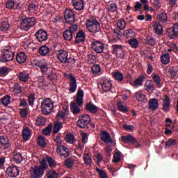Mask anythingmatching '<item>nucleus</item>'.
Here are the masks:
<instances>
[{
  "label": "nucleus",
  "mask_w": 178,
  "mask_h": 178,
  "mask_svg": "<svg viewBox=\"0 0 178 178\" xmlns=\"http://www.w3.org/2000/svg\"><path fill=\"white\" fill-rule=\"evenodd\" d=\"M9 74V68L8 67L3 66L0 67V76L1 77H5Z\"/></svg>",
  "instance_id": "50"
},
{
  "label": "nucleus",
  "mask_w": 178,
  "mask_h": 178,
  "mask_svg": "<svg viewBox=\"0 0 178 178\" xmlns=\"http://www.w3.org/2000/svg\"><path fill=\"white\" fill-rule=\"evenodd\" d=\"M31 178L42 177V176H44V170L41 169V168H39L38 165L31 167Z\"/></svg>",
  "instance_id": "10"
},
{
  "label": "nucleus",
  "mask_w": 178,
  "mask_h": 178,
  "mask_svg": "<svg viewBox=\"0 0 178 178\" xmlns=\"http://www.w3.org/2000/svg\"><path fill=\"white\" fill-rule=\"evenodd\" d=\"M57 151L60 152L61 156H65V158H67V156L70 155L69 148H67L66 146L58 145L57 147Z\"/></svg>",
  "instance_id": "21"
},
{
  "label": "nucleus",
  "mask_w": 178,
  "mask_h": 178,
  "mask_svg": "<svg viewBox=\"0 0 178 178\" xmlns=\"http://www.w3.org/2000/svg\"><path fill=\"white\" fill-rule=\"evenodd\" d=\"M152 27L157 35H163V28L159 22H153Z\"/></svg>",
  "instance_id": "23"
},
{
  "label": "nucleus",
  "mask_w": 178,
  "mask_h": 178,
  "mask_svg": "<svg viewBox=\"0 0 178 178\" xmlns=\"http://www.w3.org/2000/svg\"><path fill=\"white\" fill-rule=\"evenodd\" d=\"M68 77L70 79L69 91L70 92H71V94H73L77 90V80H76V77L74 76L73 73L70 74L68 75Z\"/></svg>",
  "instance_id": "11"
},
{
  "label": "nucleus",
  "mask_w": 178,
  "mask_h": 178,
  "mask_svg": "<svg viewBox=\"0 0 178 178\" xmlns=\"http://www.w3.org/2000/svg\"><path fill=\"white\" fill-rule=\"evenodd\" d=\"M65 141L68 143V144H74V135L72 134H68L65 136Z\"/></svg>",
  "instance_id": "56"
},
{
  "label": "nucleus",
  "mask_w": 178,
  "mask_h": 178,
  "mask_svg": "<svg viewBox=\"0 0 178 178\" xmlns=\"http://www.w3.org/2000/svg\"><path fill=\"white\" fill-rule=\"evenodd\" d=\"M46 175L47 178H58V173L55 170H49Z\"/></svg>",
  "instance_id": "64"
},
{
  "label": "nucleus",
  "mask_w": 178,
  "mask_h": 178,
  "mask_svg": "<svg viewBox=\"0 0 178 178\" xmlns=\"http://www.w3.org/2000/svg\"><path fill=\"white\" fill-rule=\"evenodd\" d=\"M12 99L11 97L6 95L3 98H1V104L4 105V106H8V104H10V99Z\"/></svg>",
  "instance_id": "51"
},
{
  "label": "nucleus",
  "mask_w": 178,
  "mask_h": 178,
  "mask_svg": "<svg viewBox=\"0 0 178 178\" xmlns=\"http://www.w3.org/2000/svg\"><path fill=\"white\" fill-rule=\"evenodd\" d=\"M112 76L115 79V80H117L118 81H123V74H122L120 72L117 71V72H112Z\"/></svg>",
  "instance_id": "40"
},
{
  "label": "nucleus",
  "mask_w": 178,
  "mask_h": 178,
  "mask_svg": "<svg viewBox=\"0 0 178 178\" xmlns=\"http://www.w3.org/2000/svg\"><path fill=\"white\" fill-rule=\"evenodd\" d=\"M19 79L20 81H23L24 83H26V81H29V79H30V76L26 72V71H24L19 73Z\"/></svg>",
  "instance_id": "38"
},
{
  "label": "nucleus",
  "mask_w": 178,
  "mask_h": 178,
  "mask_svg": "<svg viewBox=\"0 0 178 178\" xmlns=\"http://www.w3.org/2000/svg\"><path fill=\"white\" fill-rule=\"evenodd\" d=\"M6 175L9 177H17L20 175V171L19 170V167L16 165H10L6 171Z\"/></svg>",
  "instance_id": "9"
},
{
  "label": "nucleus",
  "mask_w": 178,
  "mask_h": 178,
  "mask_svg": "<svg viewBox=\"0 0 178 178\" xmlns=\"http://www.w3.org/2000/svg\"><path fill=\"white\" fill-rule=\"evenodd\" d=\"M9 22L4 21L0 26V30L1 31H8V30H9Z\"/></svg>",
  "instance_id": "63"
},
{
  "label": "nucleus",
  "mask_w": 178,
  "mask_h": 178,
  "mask_svg": "<svg viewBox=\"0 0 178 178\" xmlns=\"http://www.w3.org/2000/svg\"><path fill=\"white\" fill-rule=\"evenodd\" d=\"M46 160L50 168H56V162L49 156H46Z\"/></svg>",
  "instance_id": "44"
},
{
  "label": "nucleus",
  "mask_w": 178,
  "mask_h": 178,
  "mask_svg": "<svg viewBox=\"0 0 178 178\" xmlns=\"http://www.w3.org/2000/svg\"><path fill=\"white\" fill-rule=\"evenodd\" d=\"M63 36L64 38V40H65L66 41H72V40H73V37L74 38V35H73V33H72V32L69 31V29H66L63 32Z\"/></svg>",
  "instance_id": "33"
},
{
  "label": "nucleus",
  "mask_w": 178,
  "mask_h": 178,
  "mask_svg": "<svg viewBox=\"0 0 178 178\" xmlns=\"http://www.w3.org/2000/svg\"><path fill=\"white\" fill-rule=\"evenodd\" d=\"M163 111L164 112H170V98L165 95L163 100Z\"/></svg>",
  "instance_id": "19"
},
{
  "label": "nucleus",
  "mask_w": 178,
  "mask_h": 178,
  "mask_svg": "<svg viewBox=\"0 0 178 178\" xmlns=\"http://www.w3.org/2000/svg\"><path fill=\"white\" fill-rule=\"evenodd\" d=\"M25 8H26V6H24V3L16 2L15 10H19L22 12V10H24Z\"/></svg>",
  "instance_id": "61"
},
{
  "label": "nucleus",
  "mask_w": 178,
  "mask_h": 178,
  "mask_svg": "<svg viewBox=\"0 0 178 178\" xmlns=\"http://www.w3.org/2000/svg\"><path fill=\"white\" fill-rule=\"evenodd\" d=\"M15 59L19 64L25 63L26 60H27V56L24 52H19L17 54Z\"/></svg>",
  "instance_id": "29"
},
{
  "label": "nucleus",
  "mask_w": 178,
  "mask_h": 178,
  "mask_svg": "<svg viewBox=\"0 0 178 178\" xmlns=\"http://www.w3.org/2000/svg\"><path fill=\"white\" fill-rule=\"evenodd\" d=\"M40 169H42L43 171L46 170V169H48V164H47V159L43 158L40 162V165H38Z\"/></svg>",
  "instance_id": "60"
},
{
  "label": "nucleus",
  "mask_w": 178,
  "mask_h": 178,
  "mask_svg": "<svg viewBox=\"0 0 178 178\" xmlns=\"http://www.w3.org/2000/svg\"><path fill=\"white\" fill-rule=\"evenodd\" d=\"M0 147L3 149H9L10 148V143L8 136L5 135L0 136Z\"/></svg>",
  "instance_id": "16"
},
{
  "label": "nucleus",
  "mask_w": 178,
  "mask_h": 178,
  "mask_svg": "<svg viewBox=\"0 0 178 178\" xmlns=\"http://www.w3.org/2000/svg\"><path fill=\"white\" fill-rule=\"evenodd\" d=\"M63 127V123L62 122H56L53 127L52 133L53 134H58V131H60V129Z\"/></svg>",
  "instance_id": "32"
},
{
  "label": "nucleus",
  "mask_w": 178,
  "mask_h": 178,
  "mask_svg": "<svg viewBox=\"0 0 178 178\" xmlns=\"http://www.w3.org/2000/svg\"><path fill=\"white\" fill-rule=\"evenodd\" d=\"M168 73H170L171 79H175L177 76V67H172L168 70Z\"/></svg>",
  "instance_id": "54"
},
{
  "label": "nucleus",
  "mask_w": 178,
  "mask_h": 178,
  "mask_svg": "<svg viewBox=\"0 0 178 178\" xmlns=\"http://www.w3.org/2000/svg\"><path fill=\"white\" fill-rule=\"evenodd\" d=\"M15 58V53L10 49H4L0 55V62L5 63L6 62H10Z\"/></svg>",
  "instance_id": "4"
},
{
  "label": "nucleus",
  "mask_w": 178,
  "mask_h": 178,
  "mask_svg": "<svg viewBox=\"0 0 178 178\" xmlns=\"http://www.w3.org/2000/svg\"><path fill=\"white\" fill-rule=\"evenodd\" d=\"M57 58L60 63H66L67 58H69V53L66 50L60 49L56 51Z\"/></svg>",
  "instance_id": "8"
},
{
  "label": "nucleus",
  "mask_w": 178,
  "mask_h": 178,
  "mask_svg": "<svg viewBox=\"0 0 178 178\" xmlns=\"http://www.w3.org/2000/svg\"><path fill=\"white\" fill-rule=\"evenodd\" d=\"M35 95L31 93L29 96H28V104L29 105H30V106H33L34 105V101H35Z\"/></svg>",
  "instance_id": "59"
},
{
  "label": "nucleus",
  "mask_w": 178,
  "mask_h": 178,
  "mask_svg": "<svg viewBox=\"0 0 178 178\" xmlns=\"http://www.w3.org/2000/svg\"><path fill=\"white\" fill-rule=\"evenodd\" d=\"M175 124H173V120L170 118L165 119V129H174Z\"/></svg>",
  "instance_id": "58"
},
{
  "label": "nucleus",
  "mask_w": 178,
  "mask_h": 178,
  "mask_svg": "<svg viewBox=\"0 0 178 178\" xmlns=\"http://www.w3.org/2000/svg\"><path fill=\"white\" fill-rule=\"evenodd\" d=\"M31 137V129L29 127H24L22 129V138L24 141H29V138Z\"/></svg>",
  "instance_id": "25"
},
{
  "label": "nucleus",
  "mask_w": 178,
  "mask_h": 178,
  "mask_svg": "<svg viewBox=\"0 0 178 178\" xmlns=\"http://www.w3.org/2000/svg\"><path fill=\"white\" fill-rule=\"evenodd\" d=\"M6 9H9L10 10H15L16 8V1L13 0H8L6 3Z\"/></svg>",
  "instance_id": "39"
},
{
  "label": "nucleus",
  "mask_w": 178,
  "mask_h": 178,
  "mask_svg": "<svg viewBox=\"0 0 178 178\" xmlns=\"http://www.w3.org/2000/svg\"><path fill=\"white\" fill-rule=\"evenodd\" d=\"M121 140L124 144H134L136 143V138L130 134L126 136H122Z\"/></svg>",
  "instance_id": "28"
},
{
  "label": "nucleus",
  "mask_w": 178,
  "mask_h": 178,
  "mask_svg": "<svg viewBox=\"0 0 178 178\" xmlns=\"http://www.w3.org/2000/svg\"><path fill=\"white\" fill-rule=\"evenodd\" d=\"M117 106L120 112H122V113H127L129 112V107L123 105L122 101L118 102Z\"/></svg>",
  "instance_id": "34"
},
{
  "label": "nucleus",
  "mask_w": 178,
  "mask_h": 178,
  "mask_svg": "<svg viewBox=\"0 0 178 178\" xmlns=\"http://www.w3.org/2000/svg\"><path fill=\"white\" fill-rule=\"evenodd\" d=\"M74 38H75L74 41V43L75 44H81V42H84V41H86V32H84V31L83 30L78 31L75 33Z\"/></svg>",
  "instance_id": "14"
},
{
  "label": "nucleus",
  "mask_w": 178,
  "mask_h": 178,
  "mask_svg": "<svg viewBox=\"0 0 178 178\" xmlns=\"http://www.w3.org/2000/svg\"><path fill=\"white\" fill-rule=\"evenodd\" d=\"M90 123L88 120H78L77 121V126L80 127V129H88V124Z\"/></svg>",
  "instance_id": "37"
},
{
  "label": "nucleus",
  "mask_w": 178,
  "mask_h": 178,
  "mask_svg": "<svg viewBox=\"0 0 178 178\" xmlns=\"http://www.w3.org/2000/svg\"><path fill=\"white\" fill-rule=\"evenodd\" d=\"M161 62L163 65H168L170 62L169 53L163 54L161 56Z\"/></svg>",
  "instance_id": "36"
},
{
  "label": "nucleus",
  "mask_w": 178,
  "mask_h": 178,
  "mask_svg": "<svg viewBox=\"0 0 178 178\" xmlns=\"http://www.w3.org/2000/svg\"><path fill=\"white\" fill-rule=\"evenodd\" d=\"M83 98H84V90L81 88H79L76 99V104L79 106H81V105H83Z\"/></svg>",
  "instance_id": "22"
},
{
  "label": "nucleus",
  "mask_w": 178,
  "mask_h": 178,
  "mask_svg": "<svg viewBox=\"0 0 178 178\" xmlns=\"http://www.w3.org/2000/svg\"><path fill=\"white\" fill-rule=\"evenodd\" d=\"M72 3L75 10H83L84 9V1L83 0H72Z\"/></svg>",
  "instance_id": "20"
},
{
  "label": "nucleus",
  "mask_w": 178,
  "mask_h": 178,
  "mask_svg": "<svg viewBox=\"0 0 178 178\" xmlns=\"http://www.w3.org/2000/svg\"><path fill=\"white\" fill-rule=\"evenodd\" d=\"M86 26L89 33H92L93 34L101 33V24L94 17L86 20Z\"/></svg>",
  "instance_id": "1"
},
{
  "label": "nucleus",
  "mask_w": 178,
  "mask_h": 178,
  "mask_svg": "<svg viewBox=\"0 0 178 178\" xmlns=\"http://www.w3.org/2000/svg\"><path fill=\"white\" fill-rule=\"evenodd\" d=\"M85 109L89 112V113H92V115H95V113H97L98 111H99V108L95 106L92 102L86 103Z\"/></svg>",
  "instance_id": "17"
},
{
  "label": "nucleus",
  "mask_w": 178,
  "mask_h": 178,
  "mask_svg": "<svg viewBox=\"0 0 178 178\" xmlns=\"http://www.w3.org/2000/svg\"><path fill=\"white\" fill-rule=\"evenodd\" d=\"M64 19L67 24H73L76 22L74 11L72 8H66L64 11Z\"/></svg>",
  "instance_id": "5"
},
{
  "label": "nucleus",
  "mask_w": 178,
  "mask_h": 178,
  "mask_svg": "<svg viewBox=\"0 0 178 178\" xmlns=\"http://www.w3.org/2000/svg\"><path fill=\"white\" fill-rule=\"evenodd\" d=\"M175 145H177V140L176 139H172L170 138L166 143H165V147L166 148H169V147H173Z\"/></svg>",
  "instance_id": "55"
},
{
  "label": "nucleus",
  "mask_w": 178,
  "mask_h": 178,
  "mask_svg": "<svg viewBox=\"0 0 178 178\" xmlns=\"http://www.w3.org/2000/svg\"><path fill=\"white\" fill-rule=\"evenodd\" d=\"M128 44L131 45V48H137L138 47V40L137 39H130L128 40Z\"/></svg>",
  "instance_id": "62"
},
{
  "label": "nucleus",
  "mask_w": 178,
  "mask_h": 178,
  "mask_svg": "<svg viewBox=\"0 0 178 178\" xmlns=\"http://www.w3.org/2000/svg\"><path fill=\"white\" fill-rule=\"evenodd\" d=\"M145 79V78L143 76H140L134 81V85L135 87H140L143 84V81H144Z\"/></svg>",
  "instance_id": "49"
},
{
  "label": "nucleus",
  "mask_w": 178,
  "mask_h": 178,
  "mask_svg": "<svg viewBox=\"0 0 178 178\" xmlns=\"http://www.w3.org/2000/svg\"><path fill=\"white\" fill-rule=\"evenodd\" d=\"M111 47L113 49V55H116L118 58H120V59H124V52L123 51L121 44H113Z\"/></svg>",
  "instance_id": "13"
},
{
  "label": "nucleus",
  "mask_w": 178,
  "mask_h": 178,
  "mask_svg": "<svg viewBox=\"0 0 178 178\" xmlns=\"http://www.w3.org/2000/svg\"><path fill=\"white\" fill-rule=\"evenodd\" d=\"M91 48L95 52H97V54H102L105 49V46L102 42L99 40H94L91 43Z\"/></svg>",
  "instance_id": "6"
},
{
  "label": "nucleus",
  "mask_w": 178,
  "mask_h": 178,
  "mask_svg": "<svg viewBox=\"0 0 178 178\" xmlns=\"http://www.w3.org/2000/svg\"><path fill=\"white\" fill-rule=\"evenodd\" d=\"M41 109L43 115H49L51 111L54 109V102H52V100L49 98L42 100Z\"/></svg>",
  "instance_id": "3"
},
{
  "label": "nucleus",
  "mask_w": 178,
  "mask_h": 178,
  "mask_svg": "<svg viewBox=\"0 0 178 178\" xmlns=\"http://www.w3.org/2000/svg\"><path fill=\"white\" fill-rule=\"evenodd\" d=\"M23 159H24V158H23V156L20 153H17L13 156V161L15 163H22Z\"/></svg>",
  "instance_id": "42"
},
{
  "label": "nucleus",
  "mask_w": 178,
  "mask_h": 178,
  "mask_svg": "<svg viewBox=\"0 0 178 178\" xmlns=\"http://www.w3.org/2000/svg\"><path fill=\"white\" fill-rule=\"evenodd\" d=\"M38 52L41 56H47L49 54V47L47 45H42L38 49Z\"/></svg>",
  "instance_id": "31"
},
{
  "label": "nucleus",
  "mask_w": 178,
  "mask_h": 178,
  "mask_svg": "<svg viewBox=\"0 0 178 178\" xmlns=\"http://www.w3.org/2000/svg\"><path fill=\"white\" fill-rule=\"evenodd\" d=\"M168 37L173 40L178 37V22L173 24L172 27H170L167 29Z\"/></svg>",
  "instance_id": "7"
},
{
  "label": "nucleus",
  "mask_w": 178,
  "mask_h": 178,
  "mask_svg": "<svg viewBox=\"0 0 178 178\" xmlns=\"http://www.w3.org/2000/svg\"><path fill=\"white\" fill-rule=\"evenodd\" d=\"M46 120H47L45 118H44L42 115H39L37 118L35 124L38 126H44V124H45Z\"/></svg>",
  "instance_id": "43"
},
{
  "label": "nucleus",
  "mask_w": 178,
  "mask_h": 178,
  "mask_svg": "<svg viewBox=\"0 0 178 178\" xmlns=\"http://www.w3.org/2000/svg\"><path fill=\"white\" fill-rule=\"evenodd\" d=\"M123 35L125 38H133L136 35V32L133 29H127L123 32Z\"/></svg>",
  "instance_id": "35"
},
{
  "label": "nucleus",
  "mask_w": 178,
  "mask_h": 178,
  "mask_svg": "<svg viewBox=\"0 0 178 178\" xmlns=\"http://www.w3.org/2000/svg\"><path fill=\"white\" fill-rule=\"evenodd\" d=\"M100 138L102 141H104L105 144H109L110 143H113V140H112V136L109 134V132L106 131H103L101 133Z\"/></svg>",
  "instance_id": "18"
},
{
  "label": "nucleus",
  "mask_w": 178,
  "mask_h": 178,
  "mask_svg": "<svg viewBox=\"0 0 178 178\" xmlns=\"http://www.w3.org/2000/svg\"><path fill=\"white\" fill-rule=\"evenodd\" d=\"M136 98L139 102H144V101H147V96L141 92L136 93Z\"/></svg>",
  "instance_id": "41"
},
{
  "label": "nucleus",
  "mask_w": 178,
  "mask_h": 178,
  "mask_svg": "<svg viewBox=\"0 0 178 178\" xmlns=\"http://www.w3.org/2000/svg\"><path fill=\"white\" fill-rule=\"evenodd\" d=\"M35 37L39 42H44L48 40V33L44 29H39L35 33Z\"/></svg>",
  "instance_id": "12"
},
{
  "label": "nucleus",
  "mask_w": 178,
  "mask_h": 178,
  "mask_svg": "<svg viewBox=\"0 0 178 178\" xmlns=\"http://www.w3.org/2000/svg\"><path fill=\"white\" fill-rule=\"evenodd\" d=\"M120 161H122V153L120 152H116L114 154L113 162L118 163V162H120Z\"/></svg>",
  "instance_id": "48"
},
{
  "label": "nucleus",
  "mask_w": 178,
  "mask_h": 178,
  "mask_svg": "<svg viewBox=\"0 0 178 178\" xmlns=\"http://www.w3.org/2000/svg\"><path fill=\"white\" fill-rule=\"evenodd\" d=\"M70 105L71 112H72L73 115H79L80 112H81V109L79 107L80 106H79L77 103L71 102Z\"/></svg>",
  "instance_id": "24"
},
{
  "label": "nucleus",
  "mask_w": 178,
  "mask_h": 178,
  "mask_svg": "<svg viewBox=\"0 0 178 178\" xmlns=\"http://www.w3.org/2000/svg\"><path fill=\"white\" fill-rule=\"evenodd\" d=\"M62 137H63L62 136V134L59 133L56 137L53 138V140L54 141V143H56V145H60V144L63 143V140H62Z\"/></svg>",
  "instance_id": "45"
},
{
  "label": "nucleus",
  "mask_w": 178,
  "mask_h": 178,
  "mask_svg": "<svg viewBox=\"0 0 178 178\" xmlns=\"http://www.w3.org/2000/svg\"><path fill=\"white\" fill-rule=\"evenodd\" d=\"M83 161L86 165H88L89 166H91V164L92 163L91 161H92V159H91V156H90V154L86 153L83 155Z\"/></svg>",
  "instance_id": "53"
},
{
  "label": "nucleus",
  "mask_w": 178,
  "mask_h": 178,
  "mask_svg": "<svg viewBox=\"0 0 178 178\" xmlns=\"http://www.w3.org/2000/svg\"><path fill=\"white\" fill-rule=\"evenodd\" d=\"M101 87L104 92H109L112 90V81H104L101 83Z\"/></svg>",
  "instance_id": "27"
},
{
  "label": "nucleus",
  "mask_w": 178,
  "mask_h": 178,
  "mask_svg": "<svg viewBox=\"0 0 178 178\" xmlns=\"http://www.w3.org/2000/svg\"><path fill=\"white\" fill-rule=\"evenodd\" d=\"M37 10H38V2H37V0L29 1L27 7V12H29V13H35Z\"/></svg>",
  "instance_id": "15"
},
{
  "label": "nucleus",
  "mask_w": 178,
  "mask_h": 178,
  "mask_svg": "<svg viewBox=\"0 0 178 178\" xmlns=\"http://www.w3.org/2000/svg\"><path fill=\"white\" fill-rule=\"evenodd\" d=\"M126 21H124V19L123 18H121L117 22V26L120 30H124L126 28Z\"/></svg>",
  "instance_id": "47"
},
{
  "label": "nucleus",
  "mask_w": 178,
  "mask_h": 178,
  "mask_svg": "<svg viewBox=\"0 0 178 178\" xmlns=\"http://www.w3.org/2000/svg\"><path fill=\"white\" fill-rule=\"evenodd\" d=\"M38 145L40 148H45L47 147V138L42 135H40L38 137Z\"/></svg>",
  "instance_id": "30"
},
{
  "label": "nucleus",
  "mask_w": 178,
  "mask_h": 178,
  "mask_svg": "<svg viewBox=\"0 0 178 178\" xmlns=\"http://www.w3.org/2000/svg\"><path fill=\"white\" fill-rule=\"evenodd\" d=\"M35 23H37V19L35 17H27L26 16H22L21 17V29L24 31H29L31 27H33Z\"/></svg>",
  "instance_id": "2"
},
{
  "label": "nucleus",
  "mask_w": 178,
  "mask_h": 178,
  "mask_svg": "<svg viewBox=\"0 0 178 178\" xmlns=\"http://www.w3.org/2000/svg\"><path fill=\"white\" fill-rule=\"evenodd\" d=\"M158 106H159L158 99L153 98L149 100V108L150 111H155L156 109H158Z\"/></svg>",
  "instance_id": "26"
},
{
  "label": "nucleus",
  "mask_w": 178,
  "mask_h": 178,
  "mask_svg": "<svg viewBox=\"0 0 178 178\" xmlns=\"http://www.w3.org/2000/svg\"><path fill=\"white\" fill-rule=\"evenodd\" d=\"M158 19L161 23H166L168 22V15L166 13H163L158 15Z\"/></svg>",
  "instance_id": "57"
},
{
  "label": "nucleus",
  "mask_w": 178,
  "mask_h": 178,
  "mask_svg": "<svg viewBox=\"0 0 178 178\" xmlns=\"http://www.w3.org/2000/svg\"><path fill=\"white\" fill-rule=\"evenodd\" d=\"M91 69L93 74H99V73H101V66L98 64H94Z\"/></svg>",
  "instance_id": "52"
},
{
  "label": "nucleus",
  "mask_w": 178,
  "mask_h": 178,
  "mask_svg": "<svg viewBox=\"0 0 178 178\" xmlns=\"http://www.w3.org/2000/svg\"><path fill=\"white\" fill-rule=\"evenodd\" d=\"M145 90L146 91H154V81H147L145 83Z\"/></svg>",
  "instance_id": "46"
}]
</instances>
